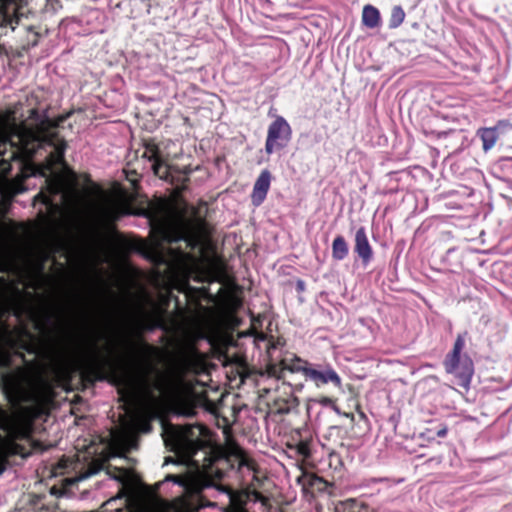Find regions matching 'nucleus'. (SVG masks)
Masks as SVG:
<instances>
[{
  "label": "nucleus",
  "instance_id": "obj_21",
  "mask_svg": "<svg viewBox=\"0 0 512 512\" xmlns=\"http://www.w3.org/2000/svg\"><path fill=\"white\" fill-rule=\"evenodd\" d=\"M164 482H173L179 486H184V480L177 475H172V474L167 475L162 482H159L157 484V487L163 485Z\"/></svg>",
  "mask_w": 512,
  "mask_h": 512
},
{
  "label": "nucleus",
  "instance_id": "obj_17",
  "mask_svg": "<svg viewBox=\"0 0 512 512\" xmlns=\"http://www.w3.org/2000/svg\"><path fill=\"white\" fill-rule=\"evenodd\" d=\"M405 19V12L402 9L401 6H394L391 11V16L389 20V27L390 28H397L399 27Z\"/></svg>",
  "mask_w": 512,
  "mask_h": 512
},
{
  "label": "nucleus",
  "instance_id": "obj_29",
  "mask_svg": "<svg viewBox=\"0 0 512 512\" xmlns=\"http://www.w3.org/2000/svg\"><path fill=\"white\" fill-rule=\"evenodd\" d=\"M141 507L144 509L145 512H148V510L145 507H143V506H141Z\"/></svg>",
  "mask_w": 512,
  "mask_h": 512
},
{
  "label": "nucleus",
  "instance_id": "obj_24",
  "mask_svg": "<svg viewBox=\"0 0 512 512\" xmlns=\"http://www.w3.org/2000/svg\"><path fill=\"white\" fill-rule=\"evenodd\" d=\"M98 472V468H90L88 471L84 472L80 477L79 479L82 480V479H86L94 474H96Z\"/></svg>",
  "mask_w": 512,
  "mask_h": 512
},
{
  "label": "nucleus",
  "instance_id": "obj_5",
  "mask_svg": "<svg viewBox=\"0 0 512 512\" xmlns=\"http://www.w3.org/2000/svg\"><path fill=\"white\" fill-rule=\"evenodd\" d=\"M151 168L153 170L154 175L173 185H176L177 188H182L185 185V183L189 180L187 177V175L190 172L189 170H186L184 172V175L181 176L179 169L168 165L164 158L156 160V162L152 163Z\"/></svg>",
  "mask_w": 512,
  "mask_h": 512
},
{
  "label": "nucleus",
  "instance_id": "obj_15",
  "mask_svg": "<svg viewBox=\"0 0 512 512\" xmlns=\"http://www.w3.org/2000/svg\"><path fill=\"white\" fill-rule=\"evenodd\" d=\"M349 246L345 238L338 235L332 242V258L336 261H342L348 256Z\"/></svg>",
  "mask_w": 512,
  "mask_h": 512
},
{
  "label": "nucleus",
  "instance_id": "obj_9",
  "mask_svg": "<svg viewBox=\"0 0 512 512\" xmlns=\"http://www.w3.org/2000/svg\"><path fill=\"white\" fill-rule=\"evenodd\" d=\"M507 126H510V123L507 120H499L494 127H483L478 129L477 135L482 140V148L485 152L495 146L499 138L498 129Z\"/></svg>",
  "mask_w": 512,
  "mask_h": 512
},
{
  "label": "nucleus",
  "instance_id": "obj_1",
  "mask_svg": "<svg viewBox=\"0 0 512 512\" xmlns=\"http://www.w3.org/2000/svg\"><path fill=\"white\" fill-rule=\"evenodd\" d=\"M58 124L47 119L38 129L26 125L13 127L7 140L0 143V154L4 155L7 146L11 148V159L22 157L27 160L43 156L44 164L42 175L49 181L51 193L58 194L59 186L54 178L59 168L66 166L64 152L67 144L59 134L53 130Z\"/></svg>",
  "mask_w": 512,
  "mask_h": 512
},
{
  "label": "nucleus",
  "instance_id": "obj_7",
  "mask_svg": "<svg viewBox=\"0 0 512 512\" xmlns=\"http://www.w3.org/2000/svg\"><path fill=\"white\" fill-rule=\"evenodd\" d=\"M307 380H310L315 383L316 386H321L327 384L329 382L333 383L335 386H341V379L339 375L332 368H326L324 370H317L310 366L309 370L306 371Z\"/></svg>",
  "mask_w": 512,
  "mask_h": 512
},
{
  "label": "nucleus",
  "instance_id": "obj_22",
  "mask_svg": "<svg viewBox=\"0 0 512 512\" xmlns=\"http://www.w3.org/2000/svg\"><path fill=\"white\" fill-rule=\"evenodd\" d=\"M297 452L303 457H308L310 455V449L307 442L301 441L297 444Z\"/></svg>",
  "mask_w": 512,
  "mask_h": 512
},
{
  "label": "nucleus",
  "instance_id": "obj_23",
  "mask_svg": "<svg viewBox=\"0 0 512 512\" xmlns=\"http://www.w3.org/2000/svg\"><path fill=\"white\" fill-rule=\"evenodd\" d=\"M70 461L68 459H61L57 463V466L54 468L55 473H63L65 469H67L70 465Z\"/></svg>",
  "mask_w": 512,
  "mask_h": 512
},
{
  "label": "nucleus",
  "instance_id": "obj_25",
  "mask_svg": "<svg viewBox=\"0 0 512 512\" xmlns=\"http://www.w3.org/2000/svg\"><path fill=\"white\" fill-rule=\"evenodd\" d=\"M318 403H320L321 405H324V406H330L333 404V400L329 397H321L318 400Z\"/></svg>",
  "mask_w": 512,
  "mask_h": 512
},
{
  "label": "nucleus",
  "instance_id": "obj_4",
  "mask_svg": "<svg viewBox=\"0 0 512 512\" xmlns=\"http://www.w3.org/2000/svg\"><path fill=\"white\" fill-rule=\"evenodd\" d=\"M292 130L289 123L278 116L268 127L265 151L272 154L276 150L283 149L291 140Z\"/></svg>",
  "mask_w": 512,
  "mask_h": 512
},
{
  "label": "nucleus",
  "instance_id": "obj_11",
  "mask_svg": "<svg viewBox=\"0 0 512 512\" xmlns=\"http://www.w3.org/2000/svg\"><path fill=\"white\" fill-rule=\"evenodd\" d=\"M297 483L305 493L322 492L327 488V482L324 479L309 472H301L297 477Z\"/></svg>",
  "mask_w": 512,
  "mask_h": 512
},
{
  "label": "nucleus",
  "instance_id": "obj_16",
  "mask_svg": "<svg viewBox=\"0 0 512 512\" xmlns=\"http://www.w3.org/2000/svg\"><path fill=\"white\" fill-rule=\"evenodd\" d=\"M362 23L368 28H376L379 26V10L372 5H365L362 12Z\"/></svg>",
  "mask_w": 512,
  "mask_h": 512
},
{
  "label": "nucleus",
  "instance_id": "obj_8",
  "mask_svg": "<svg viewBox=\"0 0 512 512\" xmlns=\"http://www.w3.org/2000/svg\"><path fill=\"white\" fill-rule=\"evenodd\" d=\"M271 183V173L269 170L265 169L261 171L260 175L256 179L253 191L251 194V200L253 205L259 206L266 198L267 193L270 188Z\"/></svg>",
  "mask_w": 512,
  "mask_h": 512
},
{
  "label": "nucleus",
  "instance_id": "obj_13",
  "mask_svg": "<svg viewBox=\"0 0 512 512\" xmlns=\"http://www.w3.org/2000/svg\"><path fill=\"white\" fill-rule=\"evenodd\" d=\"M125 214V209L116 203L103 205L99 210V216L106 223H114Z\"/></svg>",
  "mask_w": 512,
  "mask_h": 512
},
{
  "label": "nucleus",
  "instance_id": "obj_14",
  "mask_svg": "<svg viewBox=\"0 0 512 512\" xmlns=\"http://www.w3.org/2000/svg\"><path fill=\"white\" fill-rule=\"evenodd\" d=\"M19 439L25 441L27 446L15 442L13 444V452L15 454L21 455L22 457L29 456L31 454L33 448H34V442H33L32 438L30 437V433H29V429L28 428H25L21 432V437Z\"/></svg>",
  "mask_w": 512,
  "mask_h": 512
},
{
  "label": "nucleus",
  "instance_id": "obj_28",
  "mask_svg": "<svg viewBox=\"0 0 512 512\" xmlns=\"http://www.w3.org/2000/svg\"><path fill=\"white\" fill-rule=\"evenodd\" d=\"M298 288H299L300 290H302V289H303V282H302V281H299V282H298Z\"/></svg>",
  "mask_w": 512,
  "mask_h": 512
},
{
  "label": "nucleus",
  "instance_id": "obj_12",
  "mask_svg": "<svg viewBox=\"0 0 512 512\" xmlns=\"http://www.w3.org/2000/svg\"><path fill=\"white\" fill-rule=\"evenodd\" d=\"M229 503L224 508V512H248L246 505L249 495L246 492L229 491Z\"/></svg>",
  "mask_w": 512,
  "mask_h": 512
},
{
  "label": "nucleus",
  "instance_id": "obj_3",
  "mask_svg": "<svg viewBox=\"0 0 512 512\" xmlns=\"http://www.w3.org/2000/svg\"><path fill=\"white\" fill-rule=\"evenodd\" d=\"M466 334L465 332L457 335L452 351L447 354L443 362L445 371L458 377L462 385H468L474 373L472 360L468 356L461 357Z\"/></svg>",
  "mask_w": 512,
  "mask_h": 512
},
{
  "label": "nucleus",
  "instance_id": "obj_26",
  "mask_svg": "<svg viewBox=\"0 0 512 512\" xmlns=\"http://www.w3.org/2000/svg\"><path fill=\"white\" fill-rule=\"evenodd\" d=\"M37 197H41L42 198V201L44 204L46 205H51L52 204V200L47 196V195H44L43 192H40Z\"/></svg>",
  "mask_w": 512,
  "mask_h": 512
},
{
  "label": "nucleus",
  "instance_id": "obj_27",
  "mask_svg": "<svg viewBox=\"0 0 512 512\" xmlns=\"http://www.w3.org/2000/svg\"><path fill=\"white\" fill-rule=\"evenodd\" d=\"M436 434L438 437H445L447 434V428L446 427L441 428L440 430L437 431Z\"/></svg>",
  "mask_w": 512,
  "mask_h": 512
},
{
  "label": "nucleus",
  "instance_id": "obj_6",
  "mask_svg": "<svg viewBox=\"0 0 512 512\" xmlns=\"http://www.w3.org/2000/svg\"><path fill=\"white\" fill-rule=\"evenodd\" d=\"M354 242V252L359 256L363 265H368L373 258V250L364 227L357 229Z\"/></svg>",
  "mask_w": 512,
  "mask_h": 512
},
{
  "label": "nucleus",
  "instance_id": "obj_20",
  "mask_svg": "<svg viewBox=\"0 0 512 512\" xmlns=\"http://www.w3.org/2000/svg\"><path fill=\"white\" fill-rule=\"evenodd\" d=\"M112 478L119 481L122 484H126L128 482V473L125 469L114 468L113 472H109Z\"/></svg>",
  "mask_w": 512,
  "mask_h": 512
},
{
  "label": "nucleus",
  "instance_id": "obj_2",
  "mask_svg": "<svg viewBox=\"0 0 512 512\" xmlns=\"http://www.w3.org/2000/svg\"><path fill=\"white\" fill-rule=\"evenodd\" d=\"M205 432V427L199 424L173 428L167 432L164 442L166 447L183 461H189L205 446Z\"/></svg>",
  "mask_w": 512,
  "mask_h": 512
},
{
  "label": "nucleus",
  "instance_id": "obj_19",
  "mask_svg": "<svg viewBox=\"0 0 512 512\" xmlns=\"http://www.w3.org/2000/svg\"><path fill=\"white\" fill-rule=\"evenodd\" d=\"M247 468L250 471H255V462L244 453L239 455V469Z\"/></svg>",
  "mask_w": 512,
  "mask_h": 512
},
{
  "label": "nucleus",
  "instance_id": "obj_10",
  "mask_svg": "<svg viewBox=\"0 0 512 512\" xmlns=\"http://www.w3.org/2000/svg\"><path fill=\"white\" fill-rule=\"evenodd\" d=\"M280 365V368H278L276 365L271 366L269 368L270 374L276 376L277 378H281V375L278 374V372L288 370L290 372H301L306 377V371L310 368V365L307 361H304L296 356L291 360L283 359L280 362Z\"/></svg>",
  "mask_w": 512,
  "mask_h": 512
},
{
  "label": "nucleus",
  "instance_id": "obj_18",
  "mask_svg": "<svg viewBox=\"0 0 512 512\" xmlns=\"http://www.w3.org/2000/svg\"><path fill=\"white\" fill-rule=\"evenodd\" d=\"M143 157L147 158L148 161L151 162V164L156 162V160H160L161 158H163L159 147L154 143L146 144Z\"/></svg>",
  "mask_w": 512,
  "mask_h": 512
}]
</instances>
